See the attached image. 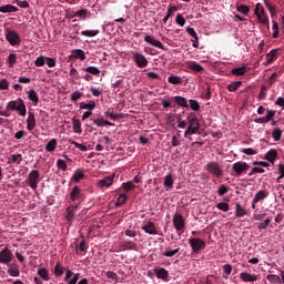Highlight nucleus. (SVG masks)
<instances>
[{
    "label": "nucleus",
    "mask_w": 284,
    "mask_h": 284,
    "mask_svg": "<svg viewBox=\"0 0 284 284\" xmlns=\"http://www.w3.org/2000/svg\"><path fill=\"white\" fill-rule=\"evenodd\" d=\"M6 110H9L10 112H18L19 116H26V114H28L26 102L21 98L9 101L6 105Z\"/></svg>",
    "instance_id": "nucleus-1"
},
{
    "label": "nucleus",
    "mask_w": 284,
    "mask_h": 284,
    "mask_svg": "<svg viewBox=\"0 0 284 284\" xmlns=\"http://www.w3.org/2000/svg\"><path fill=\"white\" fill-rule=\"evenodd\" d=\"M186 121L189 125L184 132V136H192L193 134H197L199 130H201V123H199V118L189 115L186 118Z\"/></svg>",
    "instance_id": "nucleus-2"
},
{
    "label": "nucleus",
    "mask_w": 284,
    "mask_h": 284,
    "mask_svg": "<svg viewBox=\"0 0 284 284\" xmlns=\"http://www.w3.org/2000/svg\"><path fill=\"white\" fill-rule=\"evenodd\" d=\"M4 38L10 45H21V36H19V33L14 30L7 28L4 30Z\"/></svg>",
    "instance_id": "nucleus-3"
},
{
    "label": "nucleus",
    "mask_w": 284,
    "mask_h": 284,
    "mask_svg": "<svg viewBox=\"0 0 284 284\" xmlns=\"http://www.w3.org/2000/svg\"><path fill=\"white\" fill-rule=\"evenodd\" d=\"M261 4L257 3L255 7V16L257 17L258 23H262L263 26H266V28H270V18L265 13V9L263 7H260Z\"/></svg>",
    "instance_id": "nucleus-4"
},
{
    "label": "nucleus",
    "mask_w": 284,
    "mask_h": 284,
    "mask_svg": "<svg viewBox=\"0 0 284 284\" xmlns=\"http://www.w3.org/2000/svg\"><path fill=\"white\" fill-rule=\"evenodd\" d=\"M39 176L40 173L38 170H32L29 175L28 179L26 180L27 185H29V187H31V190H37V187H39Z\"/></svg>",
    "instance_id": "nucleus-5"
},
{
    "label": "nucleus",
    "mask_w": 284,
    "mask_h": 284,
    "mask_svg": "<svg viewBox=\"0 0 284 284\" xmlns=\"http://www.w3.org/2000/svg\"><path fill=\"white\" fill-rule=\"evenodd\" d=\"M206 170H207L209 174H211L215 179H221V176H223V169L221 168V165L217 162H210L206 165Z\"/></svg>",
    "instance_id": "nucleus-6"
},
{
    "label": "nucleus",
    "mask_w": 284,
    "mask_h": 284,
    "mask_svg": "<svg viewBox=\"0 0 284 284\" xmlns=\"http://www.w3.org/2000/svg\"><path fill=\"white\" fill-rule=\"evenodd\" d=\"M189 245H191L194 254H200L201 250H205V241L196 237L189 239Z\"/></svg>",
    "instance_id": "nucleus-7"
},
{
    "label": "nucleus",
    "mask_w": 284,
    "mask_h": 284,
    "mask_svg": "<svg viewBox=\"0 0 284 284\" xmlns=\"http://www.w3.org/2000/svg\"><path fill=\"white\" fill-rule=\"evenodd\" d=\"M250 168L251 166L246 162H243V161L235 162L232 165V170H233V172H235L236 176H242L243 174H246L247 170H250Z\"/></svg>",
    "instance_id": "nucleus-8"
},
{
    "label": "nucleus",
    "mask_w": 284,
    "mask_h": 284,
    "mask_svg": "<svg viewBox=\"0 0 284 284\" xmlns=\"http://www.w3.org/2000/svg\"><path fill=\"white\" fill-rule=\"evenodd\" d=\"M12 250L4 247L0 251L1 265H10V263H12Z\"/></svg>",
    "instance_id": "nucleus-9"
},
{
    "label": "nucleus",
    "mask_w": 284,
    "mask_h": 284,
    "mask_svg": "<svg viewBox=\"0 0 284 284\" xmlns=\"http://www.w3.org/2000/svg\"><path fill=\"white\" fill-rule=\"evenodd\" d=\"M173 226L176 232H183V230H185V219H183V215L179 212H175L173 215Z\"/></svg>",
    "instance_id": "nucleus-10"
},
{
    "label": "nucleus",
    "mask_w": 284,
    "mask_h": 284,
    "mask_svg": "<svg viewBox=\"0 0 284 284\" xmlns=\"http://www.w3.org/2000/svg\"><path fill=\"white\" fill-rule=\"evenodd\" d=\"M133 61L139 68H148V58L141 52H133Z\"/></svg>",
    "instance_id": "nucleus-11"
},
{
    "label": "nucleus",
    "mask_w": 284,
    "mask_h": 284,
    "mask_svg": "<svg viewBox=\"0 0 284 284\" xmlns=\"http://www.w3.org/2000/svg\"><path fill=\"white\" fill-rule=\"evenodd\" d=\"M240 278L241 281H243V283H256V281H258V275L251 274L247 272H242L240 273Z\"/></svg>",
    "instance_id": "nucleus-12"
},
{
    "label": "nucleus",
    "mask_w": 284,
    "mask_h": 284,
    "mask_svg": "<svg viewBox=\"0 0 284 284\" xmlns=\"http://www.w3.org/2000/svg\"><path fill=\"white\" fill-rule=\"evenodd\" d=\"M144 41L153 45L154 48H159L160 50H165V45H163L162 41L154 39L152 36H145Z\"/></svg>",
    "instance_id": "nucleus-13"
},
{
    "label": "nucleus",
    "mask_w": 284,
    "mask_h": 284,
    "mask_svg": "<svg viewBox=\"0 0 284 284\" xmlns=\"http://www.w3.org/2000/svg\"><path fill=\"white\" fill-rule=\"evenodd\" d=\"M37 128V116H34L33 112H29L28 118H27V130L29 132H32Z\"/></svg>",
    "instance_id": "nucleus-14"
},
{
    "label": "nucleus",
    "mask_w": 284,
    "mask_h": 284,
    "mask_svg": "<svg viewBox=\"0 0 284 284\" xmlns=\"http://www.w3.org/2000/svg\"><path fill=\"white\" fill-rule=\"evenodd\" d=\"M90 121H92V123H94V125H97L98 128H104V125L114 126V123L103 119V116L91 118Z\"/></svg>",
    "instance_id": "nucleus-15"
},
{
    "label": "nucleus",
    "mask_w": 284,
    "mask_h": 284,
    "mask_svg": "<svg viewBox=\"0 0 284 284\" xmlns=\"http://www.w3.org/2000/svg\"><path fill=\"white\" fill-rule=\"evenodd\" d=\"M114 183V174L105 176L98 182V187H110Z\"/></svg>",
    "instance_id": "nucleus-16"
},
{
    "label": "nucleus",
    "mask_w": 284,
    "mask_h": 284,
    "mask_svg": "<svg viewBox=\"0 0 284 284\" xmlns=\"http://www.w3.org/2000/svg\"><path fill=\"white\" fill-rule=\"evenodd\" d=\"M186 68L189 70H192L193 72H203V70H205V68H203V65H201L196 61H189V62H186Z\"/></svg>",
    "instance_id": "nucleus-17"
},
{
    "label": "nucleus",
    "mask_w": 284,
    "mask_h": 284,
    "mask_svg": "<svg viewBox=\"0 0 284 284\" xmlns=\"http://www.w3.org/2000/svg\"><path fill=\"white\" fill-rule=\"evenodd\" d=\"M69 196L71 201H79V199L83 196V193H81V187H79L78 185L73 186Z\"/></svg>",
    "instance_id": "nucleus-18"
},
{
    "label": "nucleus",
    "mask_w": 284,
    "mask_h": 284,
    "mask_svg": "<svg viewBox=\"0 0 284 284\" xmlns=\"http://www.w3.org/2000/svg\"><path fill=\"white\" fill-rule=\"evenodd\" d=\"M266 59L265 65H272V62L278 59V49L271 50V52L266 54Z\"/></svg>",
    "instance_id": "nucleus-19"
},
{
    "label": "nucleus",
    "mask_w": 284,
    "mask_h": 284,
    "mask_svg": "<svg viewBox=\"0 0 284 284\" xmlns=\"http://www.w3.org/2000/svg\"><path fill=\"white\" fill-rule=\"evenodd\" d=\"M142 230L145 232V234H151V235L158 234L156 226L154 225L153 222H146V224L142 226Z\"/></svg>",
    "instance_id": "nucleus-20"
},
{
    "label": "nucleus",
    "mask_w": 284,
    "mask_h": 284,
    "mask_svg": "<svg viewBox=\"0 0 284 284\" xmlns=\"http://www.w3.org/2000/svg\"><path fill=\"white\" fill-rule=\"evenodd\" d=\"M278 156V152L276 149H271L265 155L264 160L268 161L270 163L274 164V161H276V158Z\"/></svg>",
    "instance_id": "nucleus-21"
},
{
    "label": "nucleus",
    "mask_w": 284,
    "mask_h": 284,
    "mask_svg": "<svg viewBox=\"0 0 284 284\" xmlns=\"http://www.w3.org/2000/svg\"><path fill=\"white\" fill-rule=\"evenodd\" d=\"M154 273L158 276V278H161L162 281H168V276H170L168 270L163 267L154 268Z\"/></svg>",
    "instance_id": "nucleus-22"
},
{
    "label": "nucleus",
    "mask_w": 284,
    "mask_h": 284,
    "mask_svg": "<svg viewBox=\"0 0 284 284\" xmlns=\"http://www.w3.org/2000/svg\"><path fill=\"white\" fill-rule=\"evenodd\" d=\"M27 94H28L29 101H31L33 105H39V94L34 89L29 90Z\"/></svg>",
    "instance_id": "nucleus-23"
},
{
    "label": "nucleus",
    "mask_w": 284,
    "mask_h": 284,
    "mask_svg": "<svg viewBox=\"0 0 284 284\" xmlns=\"http://www.w3.org/2000/svg\"><path fill=\"white\" fill-rule=\"evenodd\" d=\"M0 12L2 14H8V12H19V8L12 4H4L0 7Z\"/></svg>",
    "instance_id": "nucleus-24"
},
{
    "label": "nucleus",
    "mask_w": 284,
    "mask_h": 284,
    "mask_svg": "<svg viewBox=\"0 0 284 284\" xmlns=\"http://www.w3.org/2000/svg\"><path fill=\"white\" fill-rule=\"evenodd\" d=\"M173 99L176 105H179L180 108H190V104H187V99H185L184 97L175 95Z\"/></svg>",
    "instance_id": "nucleus-25"
},
{
    "label": "nucleus",
    "mask_w": 284,
    "mask_h": 284,
    "mask_svg": "<svg viewBox=\"0 0 284 284\" xmlns=\"http://www.w3.org/2000/svg\"><path fill=\"white\" fill-rule=\"evenodd\" d=\"M270 196V193L267 191H258L254 196V203H260V201H265Z\"/></svg>",
    "instance_id": "nucleus-26"
},
{
    "label": "nucleus",
    "mask_w": 284,
    "mask_h": 284,
    "mask_svg": "<svg viewBox=\"0 0 284 284\" xmlns=\"http://www.w3.org/2000/svg\"><path fill=\"white\" fill-rule=\"evenodd\" d=\"M77 210H79V205H74V204L67 209L68 221H72V219H74V214H77Z\"/></svg>",
    "instance_id": "nucleus-27"
},
{
    "label": "nucleus",
    "mask_w": 284,
    "mask_h": 284,
    "mask_svg": "<svg viewBox=\"0 0 284 284\" xmlns=\"http://www.w3.org/2000/svg\"><path fill=\"white\" fill-rule=\"evenodd\" d=\"M80 59V61H85V52L81 49H75L72 51L71 59Z\"/></svg>",
    "instance_id": "nucleus-28"
},
{
    "label": "nucleus",
    "mask_w": 284,
    "mask_h": 284,
    "mask_svg": "<svg viewBox=\"0 0 284 284\" xmlns=\"http://www.w3.org/2000/svg\"><path fill=\"white\" fill-rule=\"evenodd\" d=\"M37 274L42 281H50V272L45 267L39 268Z\"/></svg>",
    "instance_id": "nucleus-29"
},
{
    "label": "nucleus",
    "mask_w": 284,
    "mask_h": 284,
    "mask_svg": "<svg viewBox=\"0 0 284 284\" xmlns=\"http://www.w3.org/2000/svg\"><path fill=\"white\" fill-rule=\"evenodd\" d=\"M79 108H80V110H89L92 112V110H94L97 108V102H94V101L89 102V103L80 102Z\"/></svg>",
    "instance_id": "nucleus-30"
},
{
    "label": "nucleus",
    "mask_w": 284,
    "mask_h": 284,
    "mask_svg": "<svg viewBox=\"0 0 284 284\" xmlns=\"http://www.w3.org/2000/svg\"><path fill=\"white\" fill-rule=\"evenodd\" d=\"M245 214H247V211H245V209H243V206L239 203L235 204V216L236 219H243V216H245Z\"/></svg>",
    "instance_id": "nucleus-31"
},
{
    "label": "nucleus",
    "mask_w": 284,
    "mask_h": 284,
    "mask_svg": "<svg viewBox=\"0 0 284 284\" xmlns=\"http://www.w3.org/2000/svg\"><path fill=\"white\" fill-rule=\"evenodd\" d=\"M168 81L172 84V85H182L183 84V78L179 77V75H170L168 78Z\"/></svg>",
    "instance_id": "nucleus-32"
},
{
    "label": "nucleus",
    "mask_w": 284,
    "mask_h": 284,
    "mask_svg": "<svg viewBox=\"0 0 284 284\" xmlns=\"http://www.w3.org/2000/svg\"><path fill=\"white\" fill-rule=\"evenodd\" d=\"M247 72V67H240V68H234L231 71V74L234 77H243Z\"/></svg>",
    "instance_id": "nucleus-33"
},
{
    "label": "nucleus",
    "mask_w": 284,
    "mask_h": 284,
    "mask_svg": "<svg viewBox=\"0 0 284 284\" xmlns=\"http://www.w3.org/2000/svg\"><path fill=\"white\" fill-rule=\"evenodd\" d=\"M105 115L110 116L112 121H119V119H123L122 113H114V111H112L111 109H108V111H105Z\"/></svg>",
    "instance_id": "nucleus-34"
},
{
    "label": "nucleus",
    "mask_w": 284,
    "mask_h": 284,
    "mask_svg": "<svg viewBox=\"0 0 284 284\" xmlns=\"http://www.w3.org/2000/svg\"><path fill=\"white\" fill-rule=\"evenodd\" d=\"M8 268V274H10V276L17 277L21 274V272L19 271V267H17V265L12 264V265H7Z\"/></svg>",
    "instance_id": "nucleus-35"
},
{
    "label": "nucleus",
    "mask_w": 284,
    "mask_h": 284,
    "mask_svg": "<svg viewBox=\"0 0 284 284\" xmlns=\"http://www.w3.org/2000/svg\"><path fill=\"white\" fill-rule=\"evenodd\" d=\"M164 187H169V190H172V187H174V178H172V174L165 175Z\"/></svg>",
    "instance_id": "nucleus-36"
},
{
    "label": "nucleus",
    "mask_w": 284,
    "mask_h": 284,
    "mask_svg": "<svg viewBox=\"0 0 284 284\" xmlns=\"http://www.w3.org/2000/svg\"><path fill=\"white\" fill-rule=\"evenodd\" d=\"M84 72H88L89 74H92L93 77H99L101 74V70L97 67H87L83 69Z\"/></svg>",
    "instance_id": "nucleus-37"
},
{
    "label": "nucleus",
    "mask_w": 284,
    "mask_h": 284,
    "mask_svg": "<svg viewBox=\"0 0 284 284\" xmlns=\"http://www.w3.org/2000/svg\"><path fill=\"white\" fill-rule=\"evenodd\" d=\"M21 161H23V155H21V154H12L9 158L8 163H17V165H19L21 163Z\"/></svg>",
    "instance_id": "nucleus-38"
},
{
    "label": "nucleus",
    "mask_w": 284,
    "mask_h": 284,
    "mask_svg": "<svg viewBox=\"0 0 284 284\" xmlns=\"http://www.w3.org/2000/svg\"><path fill=\"white\" fill-rule=\"evenodd\" d=\"M243 85L242 81H235L227 85L229 92H236Z\"/></svg>",
    "instance_id": "nucleus-39"
},
{
    "label": "nucleus",
    "mask_w": 284,
    "mask_h": 284,
    "mask_svg": "<svg viewBox=\"0 0 284 284\" xmlns=\"http://www.w3.org/2000/svg\"><path fill=\"white\" fill-rule=\"evenodd\" d=\"M189 108L193 110V112H199L201 110V104L196 100H189Z\"/></svg>",
    "instance_id": "nucleus-40"
},
{
    "label": "nucleus",
    "mask_w": 284,
    "mask_h": 284,
    "mask_svg": "<svg viewBox=\"0 0 284 284\" xmlns=\"http://www.w3.org/2000/svg\"><path fill=\"white\" fill-rule=\"evenodd\" d=\"M57 150V139L50 140L45 145L47 152H54Z\"/></svg>",
    "instance_id": "nucleus-41"
},
{
    "label": "nucleus",
    "mask_w": 284,
    "mask_h": 284,
    "mask_svg": "<svg viewBox=\"0 0 284 284\" xmlns=\"http://www.w3.org/2000/svg\"><path fill=\"white\" fill-rule=\"evenodd\" d=\"M7 63L10 68H14L17 65V54L10 53L7 58Z\"/></svg>",
    "instance_id": "nucleus-42"
},
{
    "label": "nucleus",
    "mask_w": 284,
    "mask_h": 284,
    "mask_svg": "<svg viewBox=\"0 0 284 284\" xmlns=\"http://www.w3.org/2000/svg\"><path fill=\"white\" fill-rule=\"evenodd\" d=\"M63 272H65V267L61 265V263L57 262L54 266V275L55 276H63Z\"/></svg>",
    "instance_id": "nucleus-43"
},
{
    "label": "nucleus",
    "mask_w": 284,
    "mask_h": 284,
    "mask_svg": "<svg viewBox=\"0 0 284 284\" xmlns=\"http://www.w3.org/2000/svg\"><path fill=\"white\" fill-rule=\"evenodd\" d=\"M272 136L274 141H280L283 136V130H281L280 128L273 129Z\"/></svg>",
    "instance_id": "nucleus-44"
},
{
    "label": "nucleus",
    "mask_w": 284,
    "mask_h": 284,
    "mask_svg": "<svg viewBox=\"0 0 284 284\" xmlns=\"http://www.w3.org/2000/svg\"><path fill=\"white\" fill-rule=\"evenodd\" d=\"M264 4L267 7V10L270 11L271 17H274L276 14V6L272 4V2L265 0Z\"/></svg>",
    "instance_id": "nucleus-45"
},
{
    "label": "nucleus",
    "mask_w": 284,
    "mask_h": 284,
    "mask_svg": "<svg viewBox=\"0 0 284 284\" xmlns=\"http://www.w3.org/2000/svg\"><path fill=\"white\" fill-rule=\"evenodd\" d=\"M81 179H85V174L79 170H77L73 173L72 180L75 181V183H79L81 181Z\"/></svg>",
    "instance_id": "nucleus-46"
},
{
    "label": "nucleus",
    "mask_w": 284,
    "mask_h": 284,
    "mask_svg": "<svg viewBox=\"0 0 284 284\" xmlns=\"http://www.w3.org/2000/svg\"><path fill=\"white\" fill-rule=\"evenodd\" d=\"M73 132H75V134L83 132V130H81V120H73Z\"/></svg>",
    "instance_id": "nucleus-47"
},
{
    "label": "nucleus",
    "mask_w": 284,
    "mask_h": 284,
    "mask_svg": "<svg viewBox=\"0 0 284 284\" xmlns=\"http://www.w3.org/2000/svg\"><path fill=\"white\" fill-rule=\"evenodd\" d=\"M128 201V195L125 194H120L116 202H115V206L116 207H121V205H124V203Z\"/></svg>",
    "instance_id": "nucleus-48"
},
{
    "label": "nucleus",
    "mask_w": 284,
    "mask_h": 284,
    "mask_svg": "<svg viewBox=\"0 0 284 284\" xmlns=\"http://www.w3.org/2000/svg\"><path fill=\"white\" fill-rule=\"evenodd\" d=\"M266 280L270 282V283H273V284H280L281 283V277L278 275H274V274H270L266 276Z\"/></svg>",
    "instance_id": "nucleus-49"
},
{
    "label": "nucleus",
    "mask_w": 284,
    "mask_h": 284,
    "mask_svg": "<svg viewBox=\"0 0 284 284\" xmlns=\"http://www.w3.org/2000/svg\"><path fill=\"white\" fill-rule=\"evenodd\" d=\"M121 248L123 251L125 250H136V243L134 242H124L122 245H121Z\"/></svg>",
    "instance_id": "nucleus-50"
},
{
    "label": "nucleus",
    "mask_w": 284,
    "mask_h": 284,
    "mask_svg": "<svg viewBox=\"0 0 284 284\" xmlns=\"http://www.w3.org/2000/svg\"><path fill=\"white\" fill-rule=\"evenodd\" d=\"M134 187H136V185H134L132 181L122 183V189L124 190V192H131V190H134Z\"/></svg>",
    "instance_id": "nucleus-51"
},
{
    "label": "nucleus",
    "mask_w": 284,
    "mask_h": 284,
    "mask_svg": "<svg viewBox=\"0 0 284 284\" xmlns=\"http://www.w3.org/2000/svg\"><path fill=\"white\" fill-rule=\"evenodd\" d=\"M34 65L37 68H43L45 65V57L43 55L38 57L34 61Z\"/></svg>",
    "instance_id": "nucleus-52"
},
{
    "label": "nucleus",
    "mask_w": 284,
    "mask_h": 284,
    "mask_svg": "<svg viewBox=\"0 0 284 284\" xmlns=\"http://www.w3.org/2000/svg\"><path fill=\"white\" fill-rule=\"evenodd\" d=\"M83 97V92L77 90L74 91L71 95H70V100L74 102H77L79 99H81Z\"/></svg>",
    "instance_id": "nucleus-53"
},
{
    "label": "nucleus",
    "mask_w": 284,
    "mask_h": 284,
    "mask_svg": "<svg viewBox=\"0 0 284 284\" xmlns=\"http://www.w3.org/2000/svg\"><path fill=\"white\" fill-rule=\"evenodd\" d=\"M272 223V219L267 217L262 223L257 224V230H267V226Z\"/></svg>",
    "instance_id": "nucleus-54"
},
{
    "label": "nucleus",
    "mask_w": 284,
    "mask_h": 284,
    "mask_svg": "<svg viewBox=\"0 0 284 284\" xmlns=\"http://www.w3.org/2000/svg\"><path fill=\"white\" fill-rule=\"evenodd\" d=\"M237 12H242V14H250V7L245 6V4H239L236 7Z\"/></svg>",
    "instance_id": "nucleus-55"
},
{
    "label": "nucleus",
    "mask_w": 284,
    "mask_h": 284,
    "mask_svg": "<svg viewBox=\"0 0 284 284\" xmlns=\"http://www.w3.org/2000/svg\"><path fill=\"white\" fill-rule=\"evenodd\" d=\"M217 210H221V212H230V204L225 202H220L216 204Z\"/></svg>",
    "instance_id": "nucleus-56"
},
{
    "label": "nucleus",
    "mask_w": 284,
    "mask_h": 284,
    "mask_svg": "<svg viewBox=\"0 0 284 284\" xmlns=\"http://www.w3.org/2000/svg\"><path fill=\"white\" fill-rule=\"evenodd\" d=\"M277 171H278L280 176L276 179V181H277V183H281V179H284V164L283 163H280L277 165Z\"/></svg>",
    "instance_id": "nucleus-57"
},
{
    "label": "nucleus",
    "mask_w": 284,
    "mask_h": 284,
    "mask_svg": "<svg viewBox=\"0 0 284 284\" xmlns=\"http://www.w3.org/2000/svg\"><path fill=\"white\" fill-rule=\"evenodd\" d=\"M89 14L90 12L88 11V9H82L77 11L75 17H80V19H88Z\"/></svg>",
    "instance_id": "nucleus-58"
},
{
    "label": "nucleus",
    "mask_w": 284,
    "mask_h": 284,
    "mask_svg": "<svg viewBox=\"0 0 284 284\" xmlns=\"http://www.w3.org/2000/svg\"><path fill=\"white\" fill-rule=\"evenodd\" d=\"M82 37H97L99 30H85L81 32Z\"/></svg>",
    "instance_id": "nucleus-59"
},
{
    "label": "nucleus",
    "mask_w": 284,
    "mask_h": 284,
    "mask_svg": "<svg viewBox=\"0 0 284 284\" xmlns=\"http://www.w3.org/2000/svg\"><path fill=\"white\" fill-rule=\"evenodd\" d=\"M57 168L62 170V172H65V170H68V164L62 159H59L57 161Z\"/></svg>",
    "instance_id": "nucleus-60"
},
{
    "label": "nucleus",
    "mask_w": 284,
    "mask_h": 284,
    "mask_svg": "<svg viewBox=\"0 0 284 284\" xmlns=\"http://www.w3.org/2000/svg\"><path fill=\"white\" fill-rule=\"evenodd\" d=\"M44 63H47L48 68H55L57 67V59L45 57V62Z\"/></svg>",
    "instance_id": "nucleus-61"
},
{
    "label": "nucleus",
    "mask_w": 284,
    "mask_h": 284,
    "mask_svg": "<svg viewBox=\"0 0 284 284\" xmlns=\"http://www.w3.org/2000/svg\"><path fill=\"white\" fill-rule=\"evenodd\" d=\"M227 192H229V189L225 186V184L220 185L217 189L219 196H225Z\"/></svg>",
    "instance_id": "nucleus-62"
},
{
    "label": "nucleus",
    "mask_w": 284,
    "mask_h": 284,
    "mask_svg": "<svg viewBox=\"0 0 284 284\" xmlns=\"http://www.w3.org/2000/svg\"><path fill=\"white\" fill-rule=\"evenodd\" d=\"M265 97H267V87L263 85L258 93L260 101H263L265 99Z\"/></svg>",
    "instance_id": "nucleus-63"
},
{
    "label": "nucleus",
    "mask_w": 284,
    "mask_h": 284,
    "mask_svg": "<svg viewBox=\"0 0 284 284\" xmlns=\"http://www.w3.org/2000/svg\"><path fill=\"white\" fill-rule=\"evenodd\" d=\"M175 23H178V26H181V28H183V26H185V18H183L181 13H178L175 18Z\"/></svg>",
    "instance_id": "nucleus-64"
}]
</instances>
